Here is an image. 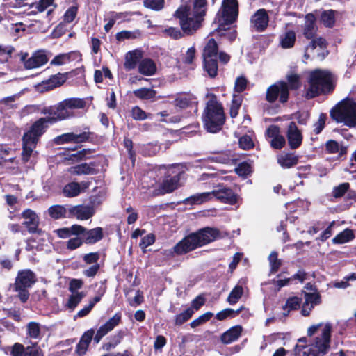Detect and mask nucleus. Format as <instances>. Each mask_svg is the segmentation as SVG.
Here are the masks:
<instances>
[{"mask_svg": "<svg viewBox=\"0 0 356 356\" xmlns=\"http://www.w3.org/2000/svg\"><path fill=\"white\" fill-rule=\"evenodd\" d=\"M86 104V102L84 99L68 98L56 105L43 107L40 113L43 115H47V116L42 118L51 124H54L72 116L70 110L83 108Z\"/></svg>", "mask_w": 356, "mask_h": 356, "instance_id": "obj_3", "label": "nucleus"}, {"mask_svg": "<svg viewBox=\"0 0 356 356\" xmlns=\"http://www.w3.org/2000/svg\"><path fill=\"white\" fill-rule=\"evenodd\" d=\"M62 193L66 197H76L81 193V185L76 181L70 182L64 186Z\"/></svg>", "mask_w": 356, "mask_h": 356, "instance_id": "obj_39", "label": "nucleus"}, {"mask_svg": "<svg viewBox=\"0 0 356 356\" xmlns=\"http://www.w3.org/2000/svg\"><path fill=\"white\" fill-rule=\"evenodd\" d=\"M28 56V53H22L21 56V60L26 69L37 68L48 62L47 56L44 50L35 51L29 58H27Z\"/></svg>", "mask_w": 356, "mask_h": 356, "instance_id": "obj_19", "label": "nucleus"}, {"mask_svg": "<svg viewBox=\"0 0 356 356\" xmlns=\"http://www.w3.org/2000/svg\"><path fill=\"white\" fill-rule=\"evenodd\" d=\"M248 85L247 79L241 76L236 78L234 83V91L238 93H241L245 90Z\"/></svg>", "mask_w": 356, "mask_h": 356, "instance_id": "obj_63", "label": "nucleus"}, {"mask_svg": "<svg viewBox=\"0 0 356 356\" xmlns=\"http://www.w3.org/2000/svg\"><path fill=\"white\" fill-rule=\"evenodd\" d=\"M124 335V331L122 330H118L116 333L111 335L108 338V341L103 344V348L106 350H109L112 348H114L115 346H117L118 344L121 343Z\"/></svg>", "mask_w": 356, "mask_h": 356, "instance_id": "obj_38", "label": "nucleus"}, {"mask_svg": "<svg viewBox=\"0 0 356 356\" xmlns=\"http://www.w3.org/2000/svg\"><path fill=\"white\" fill-rule=\"evenodd\" d=\"M305 22L302 26V34L306 39H312L316 35L318 27L316 25V18L313 13L305 15Z\"/></svg>", "mask_w": 356, "mask_h": 356, "instance_id": "obj_24", "label": "nucleus"}, {"mask_svg": "<svg viewBox=\"0 0 356 356\" xmlns=\"http://www.w3.org/2000/svg\"><path fill=\"white\" fill-rule=\"evenodd\" d=\"M242 97L234 95L229 108V115L232 118H236L238 114V111L242 104Z\"/></svg>", "mask_w": 356, "mask_h": 356, "instance_id": "obj_49", "label": "nucleus"}, {"mask_svg": "<svg viewBox=\"0 0 356 356\" xmlns=\"http://www.w3.org/2000/svg\"><path fill=\"white\" fill-rule=\"evenodd\" d=\"M332 326L327 323L323 329L320 337H316L307 350L312 353L311 356H324L330 350Z\"/></svg>", "mask_w": 356, "mask_h": 356, "instance_id": "obj_11", "label": "nucleus"}, {"mask_svg": "<svg viewBox=\"0 0 356 356\" xmlns=\"http://www.w3.org/2000/svg\"><path fill=\"white\" fill-rule=\"evenodd\" d=\"M234 170L239 177L245 178L252 172V167L249 162L243 161L236 167Z\"/></svg>", "mask_w": 356, "mask_h": 356, "instance_id": "obj_50", "label": "nucleus"}, {"mask_svg": "<svg viewBox=\"0 0 356 356\" xmlns=\"http://www.w3.org/2000/svg\"><path fill=\"white\" fill-rule=\"evenodd\" d=\"M321 22L327 28H332L336 22L335 11L330 9L323 10L320 17Z\"/></svg>", "mask_w": 356, "mask_h": 356, "instance_id": "obj_43", "label": "nucleus"}, {"mask_svg": "<svg viewBox=\"0 0 356 356\" xmlns=\"http://www.w3.org/2000/svg\"><path fill=\"white\" fill-rule=\"evenodd\" d=\"M84 243L93 245L104 238L103 229L97 227L93 229H88L86 228L83 236L82 237Z\"/></svg>", "mask_w": 356, "mask_h": 356, "instance_id": "obj_26", "label": "nucleus"}, {"mask_svg": "<svg viewBox=\"0 0 356 356\" xmlns=\"http://www.w3.org/2000/svg\"><path fill=\"white\" fill-rule=\"evenodd\" d=\"M102 159L95 158L87 163L83 162L73 165L69 168V172L74 176L95 175L101 172L102 164Z\"/></svg>", "mask_w": 356, "mask_h": 356, "instance_id": "obj_14", "label": "nucleus"}, {"mask_svg": "<svg viewBox=\"0 0 356 356\" xmlns=\"http://www.w3.org/2000/svg\"><path fill=\"white\" fill-rule=\"evenodd\" d=\"M219 47L213 38H210L205 44L202 51V58H218Z\"/></svg>", "mask_w": 356, "mask_h": 356, "instance_id": "obj_33", "label": "nucleus"}, {"mask_svg": "<svg viewBox=\"0 0 356 356\" xmlns=\"http://www.w3.org/2000/svg\"><path fill=\"white\" fill-rule=\"evenodd\" d=\"M213 316V314L211 312H207L206 313L200 315L196 319H194L191 322L190 326L192 328H195L204 323L209 321Z\"/></svg>", "mask_w": 356, "mask_h": 356, "instance_id": "obj_57", "label": "nucleus"}, {"mask_svg": "<svg viewBox=\"0 0 356 356\" xmlns=\"http://www.w3.org/2000/svg\"><path fill=\"white\" fill-rule=\"evenodd\" d=\"M311 41L307 44L306 49H311L312 50L315 49L317 47H319L321 48H325L327 46V42L325 38H323L321 36L316 37V35L310 39Z\"/></svg>", "mask_w": 356, "mask_h": 356, "instance_id": "obj_58", "label": "nucleus"}, {"mask_svg": "<svg viewBox=\"0 0 356 356\" xmlns=\"http://www.w3.org/2000/svg\"><path fill=\"white\" fill-rule=\"evenodd\" d=\"M194 311L192 308H187L183 312L177 314L175 316L174 324L176 326H180L187 322L193 315Z\"/></svg>", "mask_w": 356, "mask_h": 356, "instance_id": "obj_47", "label": "nucleus"}, {"mask_svg": "<svg viewBox=\"0 0 356 356\" xmlns=\"http://www.w3.org/2000/svg\"><path fill=\"white\" fill-rule=\"evenodd\" d=\"M184 4L180 5L173 14L179 20V24L184 33L195 34L202 26L207 11V0H182Z\"/></svg>", "mask_w": 356, "mask_h": 356, "instance_id": "obj_1", "label": "nucleus"}, {"mask_svg": "<svg viewBox=\"0 0 356 356\" xmlns=\"http://www.w3.org/2000/svg\"><path fill=\"white\" fill-rule=\"evenodd\" d=\"M238 3L237 0H222L220 9L214 18L213 24H218V29L230 26L238 19Z\"/></svg>", "mask_w": 356, "mask_h": 356, "instance_id": "obj_7", "label": "nucleus"}, {"mask_svg": "<svg viewBox=\"0 0 356 356\" xmlns=\"http://www.w3.org/2000/svg\"><path fill=\"white\" fill-rule=\"evenodd\" d=\"M186 240L184 237L171 249L164 250V254L168 257H173L175 255H184L190 252L188 247L186 246Z\"/></svg>", "mask_w": 356, "mask_h": 356, "instance_id": "obj_29", "label": "nucleus"}, {"mask_svg": "<svg viewBox=\"0 0 356 356\" xmlns=\"http://www.w3.org/2000/svg\"><path fill=\"white\" fill-rule=\"evenodd\" d=\"M165 0H144L143 6L148 9L160 11L165 7Z\"/></svg>", "mask_w": 356, "mask_h": 356, "instance_id": "obj_55", "label": "nucleus"}, {"mask_svg": "<svg viewBox=\"0 0 356 356\" xmlns=\"http://www.w3.org/2000/svg\"><path fill=\"white\" fill-rule=\"evenodd\" d=\"M135 97L140 99H151L155 97L156 91L152 88H141L134 91Z\"/></svg>", "mask_w": 356, "mask_h": 356, "instance_id": "obj_48", "label": "nucleus"}, {"mask_svg": "<svg viewBox=\"0 0 356 356\" xmlns=\"http://www.w3.org/2000/svg\"><path fill=\"white\" fill-rule=\"evenodd\" d=\"M270 17L264 8L257 10L250 17V28L258 33L264 32L268 26Z\"/></svg>", "mask_w": 356, "mask_h": 356, "instance_id": "obj_17", "label": "nucleus"}, {"mask_svg": "<svg viewBox=\"0 0 356 356\" xmlns=\"http://www.w3.org/2000/svg\"><path fill=\"white\" fill-rule=\"evenodd\" d=\"M156 71V65L154 60L151 58H144L138 65V72L145 76H152Z\"/></svg>", "mask_w": 356, "mask_h": 356, "instance_id": "obj_30", "label": "nucleus"}, {"mask_svg": "<svg viewBox=\"0 0 356 356\" xmlns=\"http://www.w3.org/2000/svg\"><path fill=\"white\" fill-rule=\"evenodd\" d=\"M286 83L288 84L289 90H296L301 86L300 76L298 74L291 73L286 76Z\"/></svg>", "mask_w": 356, "mask_h": 356, "instance_id": "obj_52", "label": "nucleus"}, {"mask_svg": "<svg viewBox=\"0 0 356 356\" xmlns=\"http://www.w3.org/2000/svg\"><path fill=\"white\" fill-rule=\"evenodd\" d=\"M286 138L291 149H296L302 145L303 136L295 122H291L288 126Z\"/></svg>", "mask_w": 356, "mask_h": 356, "instance_id": "obj_20", "label": "nucleus"}, {"mask_svg": "<svg viewBox=\"0 0 356 356\" xmlns=\"http://www.w3.org/2000/svg\"><path fill=\"white\" fill-rule=\"evenodd\" d=\"M182 174H184L183 171L177 169L175 166H172L165 173L161 184L153 191V195L154 196L163 195L177 190L180 186L179 181Z\"/></svg>", "mask_w": 356, "mask_h": 356, "instance_id": "obj_9", "label": "nucleus"}, {"mask_svg": "<svg viewBox=\"0 0 356 356\" xmlns=\"http://www.w3.org/2000/svg\"><path fill=\"white\" fill-rule=\"evenodd\" d=\"M296 35L293 30H287L280 36V46L282 49H291L294 47Z\"/></svg>", "mask_w": 356, "mask_h": 356, "instance_id": "obj_31", "label": "nucleus"}, {"mask_svg": "<svg viewBox=\"0 0 356 356\" xmlns=\"http://www.w3.org/2000/svg\"><path fill=\"white\" fill-rule=\"evenodd\" d=\"M180 29H181L180 27ZM162 33L165 35L168 36L173 40H179L184 37V35L187 36H191L194 34H187L184 33V31L182 29H179L177 27H168L162 31Z\"/></svg>", "mask_w": 356, "mask_h": 356, "instance_id": "obj_44", "label": "nucleus"}, {"mask_svg": "<svg viewBox=\"0 0 356 356\" xmlns=\"http://www.w3.org/2000/svg\"><path fill=\"white\" fill-rule=\"evenodd\" d=\"M355 235L353 229L346 228L337 234L332 240L334 244H343L353 241Z\"/></svg>", "mask_w": 356, "mask_h": 356, "instance_id": "obj_37", "label": "nucleus"}, {"mask_svg": "<svg viewBox=\"0 0 356 356\" xmlns=\"http://www.w3.org/2000/svg\"><path fill=\"white\" fill-rule=\"evenodd\" d=\"M243 294V288L241 285H236L229 293L227 301L232 305H235L241 298Z\"/></svg>", "mask_w": 356, "mask_h": 356, "instance_id": "obj_46", "label": "nucleus"}, {"mask_svg": "<svg viewBox=\"0 0 356 356\" xmlns=\"http://www.w3.org/2000/svg\"><path fill=\"white\" fill-rule=\"evenodd\" d=\"M211 193L209 192H204L202 193H197L186 198L183 202L185 204H200L210 200Z\"/></svg>", "mask_w": 356, "mask_h": 356, "instance_id": "obj_40", "label": "nucleus"}, {"mask_svg": "<svg viewBox=\"0 0 356 356\" xmlns=\"http://www.w3.org/2000/svg\"><path fill=\"white\" fill-rule=\"evenodd\" d=\"M37 282L35 273L30 269L19 270L15 278V286L30 288Z\"/></svg>", "mask_w": 356, "mask_h": 356, "instance_id": "obj_21", "label": "nucleus"}, {"mask_svg": "<svg viewBox=\"0 0 356 356\" xmlns=\"http://www.w3.org/2000/svg\"><path fill=\"white\" fill-rule=\"evenodd\" d=\"M37 143H31L29 140H26L24 136L22 137V159L24 163L29 161L32 154L33 148L35 147Z\"/></svg>", "mask_w": 356, "mask_h": 356, "instance_id": "obj_45", "label": "nucleus"}, {"mask_svg": "<svg viewBox=\"0 0 356 356\" xmlns=\"http://www.w3.org/2000/svg\"><path fill=\"white\" fill-rule=\"evenodd\" d=\"M277 162L283 168H291L298 163V156L294 153H284L278 156Z\"/></svg>", "mask_w": 356, "mask_h": 356, "instance_id": "obj_32", "label": "nucleus"}, {"mask_svg": "<svg viewBox=\"0 0 356 356\" xmlns=\"http://www.w3.org/2000/svg\"><path fill=\"white\" fill-rule=\"evenodd\" d=\"M327 114L325 113H321L319 115L318 121L314 124V132L315 134L318 135L321 133L325 126Z\"/></svg>", "mask_w": 356, "mask_h": 356, "instance_id": "obj_61", "label": "nucleus"}, {"mask_svg": "<svg viewBox=\"0 0 356 356\" xmlns=\"http://www.w3.org/2000/svg\"><path fill=\"white\" fill-rule=\"evenodd\" d=\"M27 333L31 338L38 339L40 334V324L36 322H30L27 325Z\"/></svg>", "mask_w": 356, "mask_h": 356, "instance_id": "obj_60", "label": "nucleus"}, {"mask_svg": "<svg viewBox=\"0 0 356 356\" xmlns=\"http://www.w3.org/2000/svg\"><path fill=\"white\" fill-rule=\"evenodd\" d=\"M305 305H318L321 303V296L318 292L307 293L304 292Z\"/></svg>", "mask_w": 356, "mask_h": 356, "instance_id": "obj_54", "label": "nucleus"}, {"mask_svg": "<svg viewBox=\"0 0 356 356\" xmlns=\"http://www.w3.org/2000/svg\"><path fill=\"white\" fill-rule=\"evenodd\" d=\"M69 73L58 72L50 76L48 79L42 81L36 86L37 90L40 92H45L61 86L67 81Z\"/></svg>", "mask_w": 356, "mask_h": 356, "instance_id": "obj_16", "label": "nucleus"}, {"mask_svg": "<svg viewBox=\"0 0 356 356\" xmlns=\"http://www.w3.org/2000/svg\"><path fill=\"white\" fill-rule=\"evenodd\" d=\"M95 152L93 149H82L75 153L70 154L67 158L72 163H79L83 161L94 158L90 154Z\"/></svg>", "mask_w": 356, "mask_h": 356, "instance_id": "obj_35", "label": "nucleus"}, {"mask_svg": "<svg viewBox=\"0 0 356 356\" xmlns=\"http://www.w3.org/2000/svg\"><path fill=\"white\" fill-rule=\"evenodd\" d=\"M27 353V347L19 343H15L11 348V356H26Z\"/></svg>", "mask_w": 356, "mask_h": 356, "instance_id": "obj_64", "label": "nucleus"}, {"mask_svg": "<svg viewBox=\"0 0 356 356\" xmlns=\"http://www.w3.org/2000/svg\"><path fill=\"white\" fill-rule=\"evenodd\" d=\"M190 252L222 238L220 231L213 227H205L184 236Z\"/></svg>", "mask_w": 356, "mask_h": 356, "instance_id": "obj_5", "label": "nucleus"}, {"mask_svg": "<svg viewBox=\"0 0 356 356\" xmlns=\"http://www.w3.org/2000/svg\"><path fill=\"white\" fill-rule=\"evenodd\" d=\"M211 193L222 203L234 205L237 202V195L229 188L213 191Z\"/></svg>", "mask_w": 356, "mask_h": 356, "instance_id": "obj_23", "label": "nucleus"}, {"mask_svg": "<svg viewBox=\"0 0 356 356\" xmlns=\"http://www.w3.org/2000/svg\"><path fill=\"white\" fill-rule=\"evenodd\" d=\"M302 301V298L298 296H292L287 298L285 305L282 306L284 310L287 309V312L284 313V316H288L291 311L299 309Z\"/></svg>", "mask_w": 356, "mask_h": 356, "instance_id": "obj_41", "label": "nucleus"}, {"mask_svg": "<svg viewBox=\"0 0 356 356\" xmlns=\"http://www.w3.org/2000/svg\"><path fill=\"white\" fill-rule=\"evenodd\" d=\"M239 147L245 150L251 149L254 147V144L252 138L245 134L242 136L238 140Z\"/></svg>", "mask_w": 356, "mask_h": 356, "instance_id": "obj_62", "label": "nucleus"}, {"mask_svg": "<svg viewBox=\"0 0 356 356\" xmlns=\"http://www.w3.org/2000/svg\"><path fill=\"white\" fill-rule=\"evenodd\" d=\"M90 203L92 206L78 204L76 206H70L67 208V218H76L79 220H86L92 217L95 214L94 205L101 204L99 197L94 196L92 197Z\"/></svg>", "mask_w": 356, "mask_h": 356, "instance_id": "obj_13", "label": "nucleus"}, {"mask_svg": "<svg viewBox=\"0 0 356 356\" xmlns=\"http://www.w3.org/2000/svg\"><path fill=\"white\" fill-rule=\"evenodd\" d=\"M21 216L24 219L22 225L26 227L29 234H42V231L39 228L40 218L34 211L26 209L22 213Z\"/></svg>", "mask_w": 356, "mask_h": 356, "instance_id": "obj_18", "label": "nucleus"}, {"mask_svg": "<svg viewBox=\"0 0 356 356\" xmlns=\"http://www.w3.org/2000/svg\"><path fill=\"white\" fill-rule=\"evenodd\" d=\"M195 99L196 98L191 95L183 94L178 95L172 102V104L175 106L181 109H186L193 107L194 104H197V102Z\"/></svg>", "mask_w": 356, "mask_h": 356, "instance_id": "obj_27", "label": "nucleus"}, {"mask_svg": "<svg viewBox=\"0 0 356 356\" xmlns=\"http://www.w3.org/2000/svg\"><path fill=\"white\" fill-rule=\"evenodd\" d=\"M203 68L210 78L216 77L218 72V58H203Z\"/></svg>", "mask_w": 356, "mask_h": 356, "instance_id": "obj_34", "label": "nucleus"}, {"mask_svg": "<svg viewBox=\"0 0 356 356\" xmlns=\"http://www.w3.org/2000/svg\"><path fill=\"white\" fill-rule=\"evenodd\" d=\"M49 125L51 124L49 122L43 118H40L32 124L23 136L31 143H38L40 138L47 131Z\"/></svg>", "mask_w": 356, "mask_h": 356, "instance_id": "obj_15", "label": "nucleus"}, {"mask_svg": "<svg viewBox=\"0 0 356 356\" xmlns=\"http://www.w3.org/2000/svg\"><path fill=\"white\" fill-rule=\"evenodd\" d=\"M98 140V136L90 131L89 127H85L84 131L81 133L69 132L56 136L54 142L56 145L65 143H89L95 144Z\"/></svg>", "mask_w": 356, "mask_h": 356, "instance_id": "obj_10", "label": "nucleus"}, {"mask_svg": "<svg viewBox=\"0 0 356 356\" xmlns=\"http://www.w3.org/2000/svg\"><path fill=\"white\" fill-rule=\"evenodd\" d=\"M330 118L337 123L356 127V102L343 100L334 106L330 111Z\"/></svg>", "mask_w": 356, "mask_h": 356, "instance_id": "obj_6", "label": "nucleus"}, {"mask_svg": "<svg viewBox=\"0 0 356 356\" xmlns=\"http://www.w3.org/2000/svg\"><path fill=\"white\" fill-rule=\"evenodd\" d=\"M309 88L305 97L311 99L321 95H327L334 90L332 74L319 69L313 70L309 76Z\"/></svg>", "mask_w": 356, "mask_h": 356, "instance_id": "obj_4", "label": "nucleus"}, {"mask_svg": "<svg viewBox=\"0 0 356 356\" xmlns=\"http://www.w3.org/2000/svg\"><path fill=\"white\" fill-rule=\"evenodd\" d=\"M207 99L202 114L204 130L210 134L220 132L226 122V114L222 102L214 93L208 92Z\"/></svg>", "mask_w": 356, "mask_h": 356, "instance_id": "obj_2", "label": "nucleus"}, {"mask_svg": "<svg viewBox=\"0 0 356 356\" xmlns=\"http://www.w3.org/2000/svg\"><path fill=\"white\" fill-rule=\"evenodd\" d=\"M268 261L270 266V273H277L282 264L281 259H278L277 252L273 251L268 257Z\"/></svg>", "mask_w": 356, "mask_h": 356, "instance_id": "obj_53", "label": "nucleus"}, {"mask_svg": "<svg viewBox=\"0 0 356 356\" xmlns=\"http://www.w3.org/2000/svg\"><path fill=\"white\" fill-rule=\"evenodd\" d=\"M243 332V327L240 325L232 326L222 333L220 336V341L223 344H229L238 340Z\"/></svg>", "mask_w": 356, "mask_h": 356, "instance_id": "obj_25", "label": "nucleus"}, {"mask_svg": "<svg viewBox=\"0 0 356 356\" xmlns=\"http://www.w3.org/2000/svg\"><path fill=\"white\" fill-rule=\"evenodd\" d=\"M121 322L122 314L120 312H118L115 313L113 317L109 318L104 325L100 326L95 334L94 329H89L83 332L80 340L83 343L90 345L93 339L95 343H98L104 336L112 331Z\"/></svg>", "mask_w": 356, "mask_h": 356, "instance_id": "obj_8", "label": "nucleus"}, {"mask_svg": "<svg viewBox=\"0 0 356 356\" xmlns=\"http://www.w3.org/2000/svg\"><path fill=\"white\" fill-rule=\"evenodd\" d=\"M289 99V87L284 81H277L266 89L265 99L270 104H274L278 101L284 104L288 102Z\"/></svg>", "mask_w": 356, "mask_h": 356, "instance_id": "obj_12", "label": "nucleus"}, {"mask_svg": "<svg viewBox=\"0 0 356 356\" xmlns=\"http://www.w3.org/2000/svg\"><path fill=\"white\" fill-rule=\"evenodd\" d=\"M350 188V184L348 182H343L333 188L332 195L336 199L343 197Z\"/></svg>", "mask_w": 356, "mask_h": 356, "instance_id": "obj_51", "label": "nucleus"}, {"mask_svg": "<svg viewBox=\"0 0 356 356\" xmlns=\"http://www.w3.org/2000/svg\"><path fill=\"white\" fill-rule=\"evenodd\" d=\"M78 10V6H72L68 8L63 15L64 22L66 23L72 22L77 15Z\"/></svg>", "mask_w": 356, "mask_h": 356, "instance_id": "obj_59", "label": "nucleus"}, {"mask_svg": "<svg viewBox=\"0 0 356 356\" xmlns=\"http://www.w3.org/2000/svg\"><path fill=\"white\" fill-rule=\"evenodd\" d=\"M213 33H218L220 37L226 38L230 42H233L237 37L236 26H225L224 29H218V24Z\"/></svg>", "mask_w": 356, "mask_h": 356, "instance_id": "obj_36", "label": "nucleus"}, {"mask_svg": "<svg viewBox=\"0 0 356 356\" xmlns=\"http://www.w3.org/2000/svg\"><path fill=\"white\" fill-rule=\"evenodd\" d=\"M143 57V51L140 49H136L132 51H128L124 58V67L127 70H131L135 69Z\"/></svg>", "mask_w": 356, "mask_h": 356, "instance_id": "obj_22", "label": "nucleus"}, {"mask_svg": "<svg viewBox=\"0 0 356 356\" xmlns=\"http://www.w3.org/2000/svg\"><path fill=\"white\" fill-rule=\"evenodd\" d=\"M84 296L85 293L83 292H76L75 294L70 295L67 303V307L71 309H74Z\"/></svg>", "mask_w": 356, "mask_h": 356, "instance_id": "obj_56", "label": "nucleus"}, {"mask_svg": "<svg viewBox=\"0 0 356 356\" xmlns=\"http://www.w3.org/2000/svg\"><path fill=\"white\" fill-rule=\"evenodd\" d=\"M209 159L213 162L222 164H228L229 163H235L236 161V159L234 157L231 150L214 152Z\"/></svg>", "mask_w": 356, "mask_h": 356, "instance_id": "obj_28", "label": "nucleus"}, {"mask_svg": "<svg viewBox=\"0 0 356 356\" xmlns=\"http://www.w3.org/2000/svg\"><path fill=\"white\" fill-rule=\"evenodd\" d=\"M49 215L54 220L67 218V209L64 205L56 204L48 209Z\"/></svg>", "mask_w": 356, "mask_h": 356, "instance_id": "obj_42", "label": "nucleus"}]
</instances>
